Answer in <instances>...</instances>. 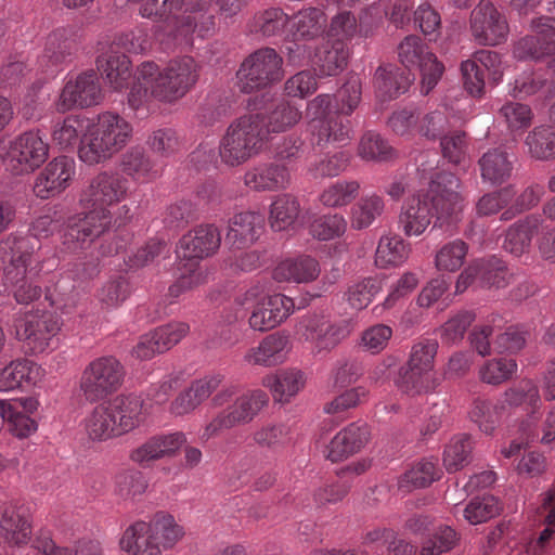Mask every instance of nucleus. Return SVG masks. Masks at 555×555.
Returning a JSON list of instances; mask_svg holds the SVG:
<instances>
[{
	"label": "nucleus",
	"instance_id": "f257e3e1",
	"mask_svg": "<svg viewBox=\"0 0 555 555\" xmlns=\"http://www.w3.org/2000/svg\"><path fill=\"white\" fill-rule=\"evenodd\" d=\"M197 80L196 63L191 56L171 61L163 70L154 62H145L138 68L128 103L133 109L140 108L151 98L172 103L183 98Z\"/></svg>",
	"mask_w": 555,
	"mask_h": 555
},
{
	"label": "nucleus",
	"instance_id": "f03ea898",
	"mask_svg": "<svg viewBox=\"0 0 555 555\" xmlns=\"http://www.w3.org/2000/svg\"><path fill=\"white\" fill-rule=\"evenodd\" d=\"M131 134L132 127L127 120L109 112L103 113L82 135L79 158L88 165L105 162L127 144Z\"/></svg>",
	"mask_w": 555,
	"mask_h": 555
},
{
	"label": "nucleus",
	"instance_id": "7ed1b4c3",
	"mask_svg": "<svg viewBox=\"0 0 555 555\" xmlns=\"http://www.w3.org/2000/svg\"><path fill=\"white\" fill-rule=\"evenodd\" d=\"M268 137L264 114L250 113L234 119L221 141L222 162L232 167L244 164L260 153Z\"/></svg>",
	"mask_w": 555,
	"mask_h": 555
},
{
	"label": "nucleus",
	"instance_id": "20e7f679",
	"mask_svg": "<svg viewBox=\"0 0 555 555\" xmlns=\"http://www.w3.org/2000/svg\"><path fill=\"white\" fill-rule=\"evenodd\" d=\"M236 77L243 93L263 90L284 77L283 57L273 48H260L242 62Z\"/></svg>",
	"mask_w": 555,
	"mask_h": 555
},
{
	"label": "nucleus",
	"instance_id": "39448f33",
	"mask_svg": "<svg viewBox=\"0 0 555 555\" xmlns=\"http://www.w3.org/2000/svg\"><path fill=\"white\" fill-rule=\"evenodd\" d=\"M461 180L452 172L436 175L425 192L435 217L434 227L442 228L459 220L463 209V198L459 189Z\"/></svg>",
	"mask_w": 555,
	"mask_h": 555
},
{
	"label": "nucleus",
	"instance_id": "423d86ee",
	"mask_svg": "<svg viewBox=\"0 0 555 555\" xmlns=\"http://www.w3.org/2000/svg\"><path fill=\"white\" fill-rule=\"evenodd\" d=\"M124 366L112 356L90 362L80 379V390L87 401L96 402L115 392L122 383Z\"/></svg>",
	"mask_w": 555,
	"mask_h": 555
},
{
	"label": "nucleus",
	"instance_id": "0eeeda50",
	"mask_svg": "<svg viewBox=\"0 0 555 555\" xmlns=\"http://www.w3.org/2000/svg\"><path fill=\"white\" fill-rule=\"evenodd\" d=\"M112 215L107 209H92L86 215L68 219L62 234V244L68 251H77L108 231Z\"/></svg>",
	"mask_w": 555,
	"mask_h": 555
},
{
	"label": "nucleus",
	"instance_id": "6e6552de",
	"mask_svg": "<svg viewBox=\"0 0 555 555\" xmlns=\"http://www.w3.org/2000/svg\"><path fill=\"white\" fill-rule=\"evenodd\" d=\"M470 30L475 40L482 46L503 42L509 27L507 20L491 0H480L470 13Z\"/></svg>",
	"mask_w": 555,
	"mask_h": 555
},
{
	"label": "nucleus",
	"instance_id": "1a4fd4ad",
	"mask_svg": "<svg viewBox=\"0 0 555 555\" xmlns=\"http://www.w3.org/2000/svg\"><path fill=\"white\" fill-rule=\"evenodd\" d=\"M268 403V396L256 390L249 395L238 397L234 403L211 420L206 426V434L215 436L222 429L250 423L261 409Z\"/></svg>",
	"mask_w": 555,
	"mask_h": 555
},
{
	"label": "nucleus",
	"instance_id": "9d476101",
	"mask_svg": "<svg viewBox=\"0 0 555 555\" xmlns=\"http://www.w3.org/2000/svg\"><path fill=\"white\" fill-rule=\"evenodd\" d=\"M9 155L16 173H30L48 159L49 144L38 131H26L11 143Z\"/></svg>",
	"mask_w": 555,
	"mask_h": 555
},
{
	"label": "nucleus",
	"instance_id": "9b49d317",
	"mask_svg": "<svg viewBox=\"0 0 555 555\" xmlns=\"http://www.w3.org/2000/svg\"><path fill=\"white\" fill-rule=\"evenodd\" d=\"M221 235L214 224H202L184 234L177 246V255L181 260L191 262V267L199 260L212 256L220 247Z\"/></svg>",
	"mask_w": 555,
	"mask_h": 555
},
{
	"label": "nucleus",
	"instance_id": "f8f14e48",
	"mask_svg": "<svg viewBox=\"0 0 555 555\" xmlns=\"http://www.w3.org/2000/svg\"><path fill=\"white\" fill-rule=\"evenodd\" d=\"M127 179L117 172L103 171L93 177L82 192L81 202L93 209H106L127 194Z\"/></svg>",
	"mask_w": 555,
	"mask_h": 555
},
{
	"label": "nucleus",
	"instance_id": "ddd939ff",
	"mask_svg": "<svg viewBox=\"0 0 555 555\" xmlns=\"http://www.w3.org/2000/svg\"><path fill=\"white\" fill-rule=\"evenodd\" d=\"M302 327L306 340L312 343L318 351H331L350 334L348 322L332 323L327 317L318 313L307 317Z\"/></svg>",
	"mask_w": 555,
	"mask_h": 555
},
{
	"label": "nucleus",
	"instance_id": "4468645a",
	"mask_svg": "<svg viewBox=\"0 0 555 555\" xmlns=\"http://www.w3.org/2000/svg\"><path fill=\"white\" fill-rule=\"evenodd\" d=\"M102 99L101 88L96 73L88 70L80 74L75 81H68L62 90L59 108L62 112L75 106L89 107L100 103Z\"/></svg>",
	"mask_w": 555,
	"mask_h": 555
},
{
	"label": "nucleus",
	"instance_id": "2eb2a0df",
	"mask_svg": "<svg viewBox=\"0 0 555 555\" xmlns=\"http://www.w3.org/2000/svg\"><path fill=\"white\" fill-rule=\"evenodd\" d=\"M189 331L185 323H173L160 326L153 332L141 336L132 349V356L140 360H147L156 353H163L177 345Z\"/></svg>",
	"mask_w": 555,
	"mask_h": 555
},
{
	"label": "nucleus",
	"instance_id": "dca6fc26",
	"mask_svg": "<svg viewBox=\"0 0 555 555\" xmlns=\"http://www.w3.org/2000/svg\"><path fill=\"white\" fill-rule=\"evenodd\" d=\"M36 238H15L12 255L4 268V281L8 286L31 280L37 274L39 257L34 253Z\"/></svg>",
	"mask_w": 555,
	"mask_h": 555
},
{
	"label": "nucleus",
	"instance_id": "f3484780",
	"mask_svg": "<svg viewBox=\"0 0 555 555\" xmlns=\"http://www.w3.org/2000/svg\"><path fill=\"white\" fill-rule=\"evenodd\" d=\"M74 175V162L66 156L51 160L37 177L34 192L40 198H49L64 191Z\"/></svg>",
	"mask_w": 555,
	"mask_h": 555
},
{
	"label": "nucleus",
	"instance_id": "a211bd4d",
	"mask_svg": "<svg viewBox=\"0 0 555 555\" xmlns=\"http://www.w3.org/2000/svg\"><path fill=\"white\" fill-rule=\"evenodd\" d=\"M208 0H146L140 8V14L155 23L175 24L181 12H204Z\"/></svg>",
	"mask_w": 555,
	"mask_h": 555
},
{
	"label": "nucleus",
	"instance_id": "6ab92c4d",
	"mask_svg": "<svg viewBox=\"0 0 555 555\" xmlns=\"http://www.w3.org/2000/svg\"><path fill=\"white\" fill-rule=\"evenodd\" d=\"M293 307V300L284 295L268 296L254 308L249 325L260 332L272 330L289 315Z\"/></svg>",
	"mask_w": 555,
	"mask_h": 555
},
{
	"label": "nucleus",
	"instance_id": "aec40b11",
	"mask_svg": "<svg viewBox=\"0 0 555 555\" xmlns=\"http://www.w3.org/2000/svg\"><path fill=\"white\" fill-rule=\"evenodd\" d=\"M264 225L262 215L244 211L234 215L229 221L225 243L233 249H243L253 245L261 235Z\"/></svg>",
	"mask_w": 555,
	"mask_h": 555
},
{
	"label": "nucleus",
	"instance_id": "412c9836",
	"mask_svg": "<svg viewBox=\"0 0 555 555\" xmlns=\"http://www.w3.org/2000/svg\"><path fill=\"white\" fill-rule=\"evenodd\" d=\"M349 48L341 38L327 39L318 46L312 57L313 66L322 76H336L348 64Z\"/></svg>",
	"mask_w": 555,
	"mask_h": 555
},
{
	"label": "nucleus",
	"instance_id": "4be33fe9",
	"mask_svg": "<svg viewBox=\"0 0 555 555\" xmlns=\"http://www.w3.org/2000/svg\"><path fill=\"white\" fill-rule=\"evenodd\" d=\"M369 438L370 430L365 423H352L337 433L331 440L327 459L332 462L343 461L359 452L369 441Z\"/></svg>",
	"mask_w": 555,
	"mask_h": 555
},
{
	"label": "nucleus",
	"instance_id": "5701e85b",
	"mask_svg": "<svg viewBox=\"0 0 555 555\" xmlns=\"http://www.w3.org/2000/svg\"><path fill=\"white\" fill-rule=\"evenodd\" d=\"M289 182V172L285 165L264 163L247 170L244 184L254 191H278Z\"/></svg>",
	"mask_w": 555,
	"mask_h": 555
},
{
	"label": "nucleus",
	"instance_id": "b1692460",
	"mask_svg": "<svg viewBox=\"0 0 555 555\" xmlns=\"http://www.w3.org/2000/svg\"><path fill=\"white\" fill-rule=\"evenodd\" d=\"M435 220L430 202L426 193H417L411 196L406 202L405 209L399 217V222L402 225L405 235H421Z\"/></svg>",
	"mask_w": 555,
	"mask_h": 555
},
{
	"label": "nucleus",
	"instance_id": "393cba45",
	"mask_svg": "<svg viewBox=\"0 0 555 555\" xmlns=\"http://www.w3.org/2000/svg\"><path fill=\"white\" fill-rule=\"evenodd\" d=\"M313 137L317 145L319 146L331 143L345 146L353 137L351 121L347 116L336 111L334 114H330V116L319 125H313Z\"/></svg>",
	"mask_w": 555,
	"mask_h": 555
},
{
	"label": "nucleus",
	"instance_id": "a878e982",
	"mask_svg": "<svg viewBox=\"0 0 555 555\" xmlns=\"http://www.w3.org/2000/svg\"><path fill=\"white\" fill-rule=\"evenodd\" d=\"M59 331V319L50 312H43L40 315L27 314L16 325V336L20 340H33L40 346L47 345V341Z\"/></svg>",
	"mask_w": 555,
	"mask_h": 555
},
{
	"label": "nucleus",
	"instance_id": "bb28decb",
	"mask_svg": "<svg viewBox=\"0 0 555 555\" xmlns=\"http://www.w3.org/2000/svg\"><path fill=\"white\" fill-rule=\"evenodd\" d=\"M159 537L150 531L145 521H137L126 529L121 539V550L133 555H162Z\"/></svg>",
	"mask_w": 555,
	"mask_h": 555
},
{
	"label": "nucleus",
	"instance_id": "cd10ccee",
	"mask_svg": "<svg viewBox=\"0 0 555 555\" xmlns=\"http://www.w3.org/2000/svg\"><path fill=\"white\" fill-rule=\"evenodd\" d=\"M31 529L21 508L4 503L0 508V537L12 545H21L30 539Z\"/></svg>",
	"mask_w": 555,
	"mask_h": 555
},
{
	"label": "nucleus",
	"instance_id": "c85d7f7f",
	"mask_svg": "<svg viewBox=\"0 0 555 555\" xmlns=\"http://www.w3.org/2000/svg\"><path fill=\"white\" fill-rule=\"evenodd\" d=\"M542 219L535 215H529L511 225L505 234L504 249L519 257L529 251L532 237L539 232Z\"/></svg>",
	"mask_w": 555,
	"mask_h": 555
},
{
	"label": "nucleus",
	"instance_id": "c756f323",
	"mask_svg": "<svg viewBox=\"0 0 555 555\" xmlns=\"http://www.w3.org/2000/svg\"><path fill=\"white\" fill-rule=\"evenodd\" d=\"M96 68L102 78L115 90L127 87L128 80L132 76L130 59L119 52H109L98 56Z\"/></svg>",
	"mask_w": 555,
	"mask_h": 555
},
{
	"label": "nucleus",
	"instance_id": "7c9ffc66",
	"mask_svg": "<svg viewBox=\"0 0 555 555\" xmlns=\"http://www.w3.org/2000/svg\"><path fill=\"white\" fill-rule=\"evenodd\" d=\"M481 178L493 185L506 182L513 172V160L509 154L500 149H490L478 160Z\"/></svg>",
	"mask_w": 555,
	"mask_h": 555
},
{
	"label": "nucleus",
	"instance_id": "2f4dec72",
	"mask_svg": "<svg viewBox=\"0 0 555 555\" xmlns=\"http://www.w3.org/2000/svg\"><path fill=\"white\" fill-rule=\"evenodd\" d=\"M397 387L405 395L415 397L431 392L438 386L434 371L410 365H402L395 380Z\"/></svg>",
	"mask_w": 555,
	"mask_h": 555
},
{
	"label": "nucleus",
	"instance_id": "473e14b6",
	"mask_svg": "<svg viewBox=\"0 0 555 555\" xmlns=\"http://www.w3.org/2000/svg\"><path fill=\"white\" fill-rule=\"evenodd\" d=\"M411 81L405 70L392 64L378 66L374 74V87L383 100L395 99L404 93Z\"/></svg>",
	"mask_w": 555,
	"mask_h": 555
},
{
	"label": "nucleus",
	"instance_id": "72a5a7b5",
	"mask_svg": "<svg viewBox=\"0 0 555 555\" xmlns=\"http://www.w3.org/2000/svg\"><path fill=\"white\" fill-rule=\"evenodd\" d=\"M533 31V35H526L514 42L512 53L516 60L540 62L555 54V39Z\"/></svg>",
	"mask_w": 555,
	"mask_h": 555
},
{
	"label": "nucleus",
	"instance_id": "f704fd0d",
	"mask_svg": "<svg viewBox=\"0 0 555 555\" xmlns=\"http://www.w3.org/2000/svg\"><path fill=\"white\" fill-rule=\"evenodd\" d=\"M111 412L115 414L124 434L138 427L143 421V400L135 395H119L106 402Z\"/></svg>",
	"mask_w": 555,
	"mask_h": 555
},
{
	"label": "nucleus",
	"instance_id": "c9c22d12",
	"mask_svg": "<svg viewBox=\"0 0 555 555\" xmlns=\"http://www.w3.org/2000/svg\"><path fill=\"white\" fill-rule=\"evenodd\" d=\"M528 155L535 160L555 159V126L543 124L532 128L524 140Z\"/></svg>",
	"mask_w": 555,
	"mask_h": 555
},
{
	"label": "nucleus",
	"instance_id": "e433bc0d",
	"mask_svg": "<svg viewBox=\"0 0 555 555\" xmlns=\"http://www.w3.org/2000/svg\"><path fill=\"white\" fill-rule=\"evenodd\" d=\"M320 272L321 268L318 260L304 255L281 262L274 270V278L279 281L308 283L314 281Z\"/></svg>",
	"mask_w": 555,
	"mask_h": 555
},
{
	"label": "nucleus",
	"instance_id": "4c0bfd02",
	"mask_svg": "<svg viewBox=\"0 0 555 555\" xmlns=\"http://www.w3.org/2000/svg\"><path fill=\"white\" fill-rule=\"evenodd\" d=\"M86 430L92 440H107L124 435L106 402L96 405L86 422Z\"/></svg>",
	"mask_w": 555,
	"mask_h": 555
},
{
	"label": "nucleus",
	"instance_id": "58836bf2",
	"mask_svg": "<svg viewBox=\"0 0 555 555\" xmlns=\"http://www.w3.org/2000/svg\"><path fill=\"white\" fill-rule=\"evenodd\" d=\"M288 343V336L282 333L270 334L263 338L256 350H253L248 359L255 364L276 365L284 360Z\"/></svg>",
	"mask_w": 555,
	"mask_h": 555
},
{
	"label": "nucleus",
	"instance_id": "ea45409f",
	"mask_svg": "<svg viewBox=\"0 0 555 555\" xmlns=\"http://www.w3.org/2000/svg\"><path fill=\"white\" fill-rule=\"evenodd\" d=\"M304 374L300 371L281 370L263 378V385L271 389L274 399L279 402L288 401L304 387Z\"/></svg>",
	"mask_w": 555,
	"mask_h": 555
},
{
	"label": "nucleus",
	"instance_id": "a19ab883",
	"mask_svg": "<svg viewBox=\"0 0 555 555\" xmlns=\"http://www.w3.org/2000/svg\"><path fill=\"white\" fill-rule=\"evenodd\" d=\"M75 49V31L69 27H60L47 37L44 55L52 64H60L70 57Z\"/></svg>",
	"mask_w": 555,
	"mask_h": 555
},
{
	"label": "nucleus",
	"instance_id": "79ce46f5",
	"mask_svg": "<svg viewBox=\"0 0 555 555\" xmlns=\"http://www.w3.org/2000/svg\"><path fill=\"white\" fill-rule=\"evenodd\" d=\"M545 89L544 100L555 99V79L548 80L545 75L531 72L517 78L513 87L514 98L532 96Z\"/></svg>",
	"mask_w": 555,
	"mask_h": 555
},
{
	"label": "nucleus",
	"instance_id": "37998d69",
	"mask_svg": "<svg viewBox=\"0 0 555 555\" xmlns=\"http://www.w3.org/2000/svg\"><path fill=\"white\" fill-rule=\"evenodd\" d=\"M384 280L377 275L366 276L349 286L347 295L350 305L356 309H364L380 297Z\"/></svg>",
	"mask_w": 555,
	"mask_h": 555
},
{
	"label": "nucleus",
	"instance_id": "c03bdc74",
	"mask_svg": "<svg viewBox=\"0 0 555 555\" xmlns=\"http://www.w3.org/2000/svg\"><path fill=\"white\" fill-rule=\"evenodd\" d=\"M325 25L326 16L321 9L307 8L294 16L293 28L296 36L309 40L323 34Z\"/></svg>",
	"mask_w": 555,
	"mask_h": 555
},
{
	"label": "nucleus",
	"instance_id": "a18cd8bd",
	"mask_svg": "<svg viewBox=\"0 0 555 555\" xmlns=\"http://www.w3.org/2000/svg\"><path fill=\"white\" fill-rule=\"evenodd\" d=\"M33 362L26 359L10 362L0 371V390L10 391L30 386Z\"/></svg>",
	"mask_w": 555,
	"mask_h": 555
},
{
	"label": "nucleus",
	"instance_id": "49530a36",
	"mask_svg": "<svg viewBox=\"0 0 555 555\" xmlns=\"http://www.w3.org/2000/svg\"><path fill=\"white\" fill-rule=\"evenodd\" d=\"M300 211L296 197L284 194L279 196L271 205L270 223L273 230L283 231L292 225Z\"/></svg>",
	"mask_w": 555,
	"mask_h": 555
},
{
	"label": "nucleus",
	"instance_id": "de8ad7c7",
	"mask_svg": "<svg viewBox=\"0 0 555 555\" xmlns=\"http://www.w3.org/2000/svg\"><path fill=\"white\" fill-rule=\"evenodd\" d=\"M359 155L367 160L389 162L398 157L397 151L377 132H365L359 144Z\"/></svg>",
	"mask_w": 555,
	"mask_h": 555
},
{
	"label": "nucleus",
	"instance_id": "09e8293b",
	"mask_svg": "<svg viewBox=\"0 0 555 555\" xmlns=\"http://www.w3.org/2000/svg\"><path fill=\"white\" fill-rule=\"evenodd\" d=\"M409 247L401 237H382L375 254V262L382 268L399 266L409 256Z\"/></svg>",
	"mask_w": 555,
	"mask_h": 555
},
{
	"label": "nucleus",
	"instance_id": "8fccbe9b",
	"mask_svg": "<svg viewBox=\"0 0 555 555\" xmlns=\"http://www.w3.org/2000/svg\"><path fill=\"white\" fill-rule=\"evenodd\" d=\"M288 16L280 8H270L257 13L254 17L250 31L263 37L281 35L287 25Z\"/></svg>",
	"mask_w": 555,
	"mask_h": 555
},
{
	"label": "nucleus",
	"instance_id": "3c124183",
	"mask_svg": "<svg viewBox=\"0 0 555 555\" xmlns=\"http://www.w3.org/2000/svg\"><path fill=\"white\" fill-rule=\"evenodd\" d=\"M301 119V112L289 101H279L266 116L269 133L282 132L294 127Z\"/></svg>",
	"mask_w": 555,
	"mask_h": 555
},
{
	"label": "nucleus",
	"instance_id": "603ef678",
	"mask_svg": "<svg viewBox=\"0 0 555 555\" xmlns=\"http://www.w3.org/2000/svg\"><path fill=\"white\" fill-rule=\"evenodd\" d=\"M472 450V440L467 435L451 440L443 453V465L449 473H455L462 469L470 462Z\"/></svg>",
	"mask_w": 555,
	"mask_h": 555
},
{
	"label": "nucleus",
	"instance_id": "864d4df0",
	"mask_svg": "<svg viewBox=\"0 0 555 555\" xmlns=\"http://www.w3.org/2000/svg\"><path fill=\"white\" fill-rule=\"evenodd\" d=\"M459 534L450 526H439L436 531L430 534L421 548V555H440L453 550L459 543Z\"/></svg>",
	"mask_w": 555,
	"mask_h": 555
},
{
	"label": "nucleus",
	"instance_id": "5fc2aeb1",
	"mask_svg": "<svg viewBox=\"0 0 555 555\" xmlns=\"http://www.w3.org/2000/svg\"><path fill=\"white\" fill-rule=\"evenodd\" d=\"M384 211V202L377 195L361 198L352 209L351 225L357 230L367 228Z\"/></svg>",
	"mask_w": 555,
	"mask_h": 555
},
{
	"label": "nucleus",
	"instance_id": "6e6d98bb",
	"mask_svg": "<svg viewBox=\"0 0 555 555\" xmlns=\"http://www.w3.org/2000/svg\"><path fill=\"white\" fill-rule=\"evenodd\" d=\"M501 509L498 499L493 495L477 496L465 507L464 517L469 524L477 525L498 516Z\"/></svg>",
	"mask_w": 555,
	"mask_h": 555
},
{
	"label": "nucleus",
	"instance_id": "4d7b16f0",
	"mask_svg": "<svg viewBox=\"0 0 555 555\" xmlns=\"http://www.w3.org/2000/svg\"><path fill=\"white\" fill-rule=\"evenodd\" d=\"M147 526L155 537H159L164 548L172 547L184 534L182 528L175 522L171 515L157 513Z\"/></svg>",
	"mask_w": 555,
	"mask_h": 555
},
{
	"label": "nucleus",
	"instance_id": "13d9d810",
	"mask_svg": "<svg viewBox=\"0 0 555 555\" xmlns=\"http://www.w3.org/2000/svg\"><path fill=\"white\" fill-rule=\"evenodd\" d=\"M362 95V82L358 76H350L337 90L335 98L336 112L349 116L359 106Z\"/></svg>",
	"mask_w": 555,
	"mask_h": 555
},
{
	"label": "nucleus",
	"instance_id": "bf43d9fd",
	"mask_svg": "<svg viewBox=\"0 0 555 555\" xmlns=\"http://www.w3.org/2000/svg\"><path fill=\"white\" fill-rule=\"evenodd\" d=\"M359 190L358 181H338L323 191L320 201L328 207L345 206L358 196Z\"/></svg>",
	"mask_w": 555,
	"mask_h": 555
},
{
	"label": "nucleus",
	"instance_id": "052dcab7",
	"mask_svg": "<svg viewBox=\"0 0 555 555\" xmlns=\"http://www.w3.org/2000/svg\"><path fill=\"white\" fill-rule=\"evenodd\" d=\"M468 245L462 240L446 244L436 255V267L439 270L453 272L459 270L465 260Z\"/></svg>",
	"mask_w": 555,
	"mask_h": 555
},
{
	"label": "nucleus",
	"instance_id": "680f3d73",
	"mask_svg": "<svg viewBox=\"0 0 555 555\" xmlns=\"http://www.w3.org/2000/svg\"><path fill=\"white\" fill-rule=\"evenodd\" d=\"M429 52L417 35H409L398 44L399 61L406 69L416 67Z\"/></svg>",
	"mask_w": 555,
	"mask_h": 555
},
{
	"label": "nucleus",
	"instance_id": "e2e57ef3",
	"mask_svg": "<svg viewBox=\"0 0 555 555\" xmlns=\"http://www.w3.org/2000/svg\"><path fill=\"white\" fill-rule=\"evenodd\" d=\"M346 222L341 216L325 215L315 218L309 225L310 234L320 241H328L345 232Z\"/></svg>",
	"mask_w": 555,
	"mask_h": 555
},
{
	"label": "nucleus",
	"instance_id": "0e129e2a",
	"mask_svg": "<svg viewBox=\"0 0 555 555\" xmlns=\"http://www.w3.org/2000/svg\"><path fill=\"white\" fill-rule=\"evenodd\" d=\"M117 493L124 500H133L147 488V480L139 470H125L116 476Z\"/></svg>",
	"mask_w": 555,
	"mask_h": 555
},
{
	"label": "nucleus",
	"instance_id": "69168bd1",
	"mask_svg": "<svg viewBox=\"0 0 555 555\" xmlns=\"http://www.w3.org/2000/svg\"><path fill=\"white\" fill-rule=\"evenodd\" d=\"M121 171L131 177H145L153 169V163L141 147L127 151L120 160Z\"/></svg>",
	"mask_w": 555,
	"mask_h": 555
},
{
	"label": "nucleus",
	"instance_id": "338daca9",
	"mask_svg": "<svg viewBox=\"0 0 555 555\" xmlns=\"http://www.w3.org/2000/svg\"><path fill=\"white\" fill-rule=\"evenodd\" d=\"M196 219V209L191 201L180 199L166 208L164 222L169 228L183 229Z\"/></svg>",
	"mask_w": 555,
	"mask_h": 555
},
{
	"label": "nucleus",
	"instance_id": "774afa93",
	"mask_svg": "<svg viewBox=\"0 0 555 555\" xmlns=\"http://www.w3.org/2000/svg\"><path fill=\"white\" fill-rule=\"evenodd\" d=\"M475 319V312L468 310L460 311L441 326L442 340L448 344L462 340Z\"/></svg>",
	"mask_w": 555,
	"mask_h": 555
}]
</instances>
